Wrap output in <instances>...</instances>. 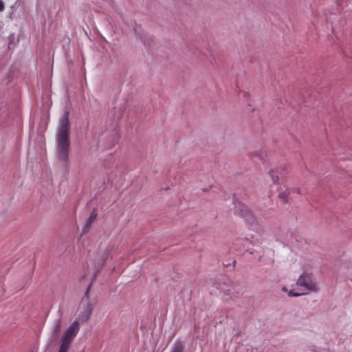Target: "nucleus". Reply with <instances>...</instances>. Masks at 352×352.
<instances>
[{
	"mask_svg": "<svg viewBox=\"0 0 352 352\" xmlns=\"http://www.w3.org/2000/svg\"><path fill=\"white\" fill-rule=\"evenodd\" d=\"M255 157H258L261 162H264L265 158L262 153H257L254 155Z\"/></svg>",
	"mask_w": 352,
	"mask_h": 352,
	"instance_id": "nucleus-14",
	"label": "nucleus"
},
{
	"mask_svg": "<svg viewBox=\"0 0 352 352\" xmlns=\"http://www.w3.org/2000/svg\"><path fill=\"white\" fill-rule=\"evenodd\" d=\"M61 329V320L58 319L56 321L52 331L48 338V344L53 345L58 339L59 333Z\"/></svg>",
	"mask_w": 352,
	"mask_h": 352,
	"instance_id": "nucleus-4",
	"label": "nucleus"
},
{
	"mask_svg": "<svg viewBox=\"0 0 352 352\" xmlns=\"http://www.w3.org/2000/svg\"><path fill=\"white\" fill-rule=\"evenodd\" d=\"M107 257H108V255L105 254L102 256V259H100V260L99 261V265L102 266V265H104V263H105V261H106V260H107Z\"/></svg>",
	"mask_w": 352,
	"mask_h": 352,
	"instance_id": "nucleus-13",
	"label": "nucleus"
},
{
	"mask_svg": "<svg viewBox=\"0 0 352 352\" xmlns=\"http://www.w3.org/2000/svg\"><path fill=\"white\" fill-rule=\"evenodd\" d=\"M171 352H184V345L180 340H176L175 342Z\"/></svg>",
	"mask_w": 352,
	"mask_h": 352,
	"instance_id": "nucleus-9",
	"label": "nucleus"
},
{
	"mask_svg": "<svg viewBox=\"0 0 352 352\" xmlns=\"http://www.w3.org/2000/svg\"><path fill=\"white\" fill-rule=\"evenodd\" d=\"M296 285L302 287L304 292L302 294H309L319 290L318 285L311 274L305 272L302 274L296 281Z\"/></svg>",
	"mask_w": 352,
	"mask_h": 352,
	"instance_id": "nucleus-3",
	"label": "nucleus"
},
{
	"mask_svg": "<svg viewBox=\"0 0 352 352\" xmlns=\"http://www.w3.org/2000/svg\"><path fill=\"white\" fill-rule=\"evenodd\" d=\"M248 242V239H238L234 244V248L239 252L243 251L245 250V245Z\"/></svg>",
	"mask_w": 352,
	"mask_h": 352,
	"instance_id": "nucleus-7",
	"label": "nucleus"
},
{
	"mask_svg": "<svg viewBox=\"0 0 352 352\" xmlns=\"http://www.w3.org/2000/svg\"><path fill=\"white\" fill-rule=\"evenodd\" d=\"M69 114V111H65L60 118L56 134L57 157L59 161L63 162L65 165L68 163L70 146Z\"/></svg>",
	"mask_w": 352,
	"mask_h": 352,
	"instance_id": "nucleus-1",
	"label": "nucleus"
},
{
	"mask_svg": "<svg viewBox=\"0 0 352 352\" xmlns=\"http://www.w3.org/2000/svg\"><path fill=\"white\" fill-rule=\"evenodd\" d=\"M96 217H97V213L96 212L95 210H94L91 213V214H90V216H89L87 223H85V225L84 226V227H83V228L82 230V232L83 234H85L86 232H87L89 231V230L90 227L91 226L93 222L96 219Z\"/></svg>",
	"mask_w": 352,
	"mask_h": 352,
	"instance_id": "nucleus-6",
	"label": "nucleus"
},
{
	"mask_svg": "<svg viewBox=\"0 0 352 352\" xmlns=\"http://www.w3.org/2000/svg\"><path fill=\"white\" fill-rule=\"evenodd\" d=\"M80 322L74 321L67 329L60 339L58 352H68L70 346L80 330Z\"/></svg>",
	"mask_w": 352,
	"mask_h": 352,
	"instance_id": "nucleus-2",
	"label": "nucleus"
},
{
	"mask_svg": "<svg viewBox=\"0 0 352 352\" xmlns=\"http://www.w3.org/2000/svg\"><path fill=\"white\" fill-rule=\"evenodd\" d=\"M287 192H281L278 194V198L283 202L287 201Z\"/></svg>",
	"mask_w": 352,
	"mask_h": 352,
	"instance_id": "nucleus-10",
	"label": "nucleus"
},
{
	"mask_svg": "<svg viewBox=\"0 0 352 352\" xmlns=\"http://www.w3.org/2000/svg\"><path fill=\"white\" fill-rule=\"evenodd\" d=\"M92 313V307L90 304L87 303L85 306L83 311H80L78 314V318L75 321L85 322L87 321Z\"/></svg>",
	"mask_w": 352,
	"mask_h": 352,
	"instance_id": "nucleus-5",
	"label": "nucleus"
},
{
	"mask_svg": "<svg viewBox=\"0 0 352 352\" xmlns=\"http://www.w3.org/2000/svg\"><path fill=\"white\" fill-rule=\"evenodd\" d=\"M4 9V4L1 0H0V12L3 11Z\"/></svg>",
	"mask_w": 352,
	"mask_h": 352,
	"instance_id": "nucleus-15",
	"label": "nucleus"
},
{
	"mask_svg": "<svg viewBox=\"0 0 352 352\" xmlns=\"http://www.w3.org/2000/svg\"><path fill=\"white\" fill-rule=\"evenodd\" d=\"M270 175H271L272 179L274 183H276V182H277L278 181V179H279L278 176V175H274L273 170H272L270 172Z\"/></svg>",
	"mask_w": 352,
	"mask_h": 352,
	"instance_id": "nucleus-12",
	"label": "nucleus"
},
{
	"mask_svg": "<svg viewBox=\"0 0 352 352\" xmlns=\"http://www.w3.org/2000/svg\"><path fill=\"white\" fill-rule=\"evenodd\" d=\"M302 294V293L294 292L292 290H290L288 292V296H290V297H296V296H300Z\"/></svg>",
	"mask_w": 352,
	"mask_h": 352,
	"instance_id": "nucleus-11",
	"label": "nucleus"
},
{
	"mask_svg": "<svg viewBox=\"0 0 352 352\" xmlns=\"http://www.w3.org/2000/svg\"><path fill=\"white\" fill-rule=\"evenodd\" d=\"M296 192H297V193H300V192H299V189H298V188H296Z\"/></svg>",
	"mask_w": 352,
	"mask_h": 352,
	"instance_id": "nucleus-17",
	"label": "nucleus"
},
{
	"mask_svg": "<svg viewBox=\"0 0 352 352\" xmlns=\"http://www.w3.org/2000/svg\"><path fill=\"white\" fill-rule=\"evenodd\" d=\"M239 214L243 218L246 219L247 222L250 223V226H252L254 219L246 208H242L239 212Z\"/></svg>",
	"mask_w": 352,
	"mask_h": 352,
	"instance_id": "nucleus-8",
	"label": "nucleus"
},
{
	"mask_svg": "<svg viewBox=\"0 0 352 352\" xmlns=\"http://www.w3.org/2000/svg\"><path fill=\"white\" fill-rule=\"evenodd\" d=\"M281 290H282L283 292H287V287H283L281 289Z\"/></svg>",
	"mask_w": 352,
	"mask_h": 352,
	"instance_id": "nucleus-16",
	"label": "nucleus"
}]
</instances>
